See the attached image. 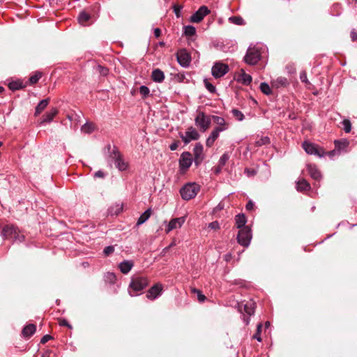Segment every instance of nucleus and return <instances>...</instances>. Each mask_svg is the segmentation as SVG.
Masks as SVG:
<instances>
[{"label": "nucleus", "instance_id": "37", "mask_svg": "<svg viewBox=\"0 0 357 357\" xmlns=\"http://www.w3.org/2000/svg\"><path fill=\"white\" fill-rule=\"evenodd\" d=\"M229 21L233 24L236 25H243L244 24V20L239 16H232L229 18Z\"/></svg>", "mask_w": 357, "mask_h": 357}, {"label": "nucleus", "instance_id": "11", "mask_svg": "<svg viewBox=\"0 0 357 357\" xmlns=\"http://www.w3.org/2000/svg\"><path fill=\"white\" fill-rule=\"evenodd\" d=\"M229 72V66L222 62H215L212 67L211 73L215 78L223 77Z\"/></svg>", "mask_w": 357, "mask_h": 357}, {"label": "nucleus", "instance_id": "56", "mask_svg": "<svg viewBox=\"0 0 357 357\" xmlns=\"http://www.w3.org/2000/svg\"><path fill=\"white\" fill-rule=\"evenodd\" d=\"M245 208L248 211H251L254 208V203L252 202V201H249L246 206H245Z\"/></svg>", "mask_w": 357, "mask_h": 357}, {"label": "nucleus", "instance_id": "9", "mask_svg": "<svg viewBox=\"0 0 357 357\" xmlns=\"http://www.w3.org/2000/svg\"><path fill=\"white\" fill-rule=\"evenodd\" d=\"M178 135L185 144H189L191 141L197 140L200 137L198 131L192 126L188 128L185 133L179 132Z\"/></svg>", "mask_w": 357, "mask_h": 357}, {"label": "nucleus", "instance_id": "7", "mask_svg": "<svg viewBox=\"0 0 357 357\" xmlns=\"http://www.w3.org/2000/svg\"><path fill=\"white\" fill-rule=\"evenodd\" d=\"M302 147L309 155H314L319 158L325 156L326 151L324 149L314 143L305 141L302 144Z\"/></svg>", "mask_w": 357, "mask_h": 357}, {"label": "nucleus", "instance_id": "50", "mask_svg": "<svg viewBox=\"0 0 357 357\" xmlns=\"http://www.w3.org/2000/svg\"><path fill=\"white\" fill-rule=\"evenodd\" d=\"M300 79L303 83H305V84H308L309 83V81H308L307 77V73H306L305 71H302L300 73Z\"/></svg>", "mask_w": 357, "mask_h": 357}, {"label": "nucleus", "instance_id": "45", "mask_svg": "<svg viewBox=\"0 0 357 357\" xmlns=\"http://www.w3.org/2000/svg\"><path fill=\"white\" fill-rule=\"evenodd\" d=\"M40 77H41V74L40 73H36L35 75L30 77L29 82L32 84H36L38 82V80L40 79Z\"/></svg>", "mask_w": 357, "mask_h": 357}, {"label": "nucleus", "instance_id": "26", "mask_svg": "<svg viewBox=\"0 0 357 357\" xmlns=\"http://www.w3.org/2000/svg\"><path fill=\"white\" fill-rule=\"evenodd\" d=\"M271 84L273 87L280 88L287 86L289 84V82L287 78L279 77L276 79L273 80Z\"/></svg>", "mask_w": 357, "mask_h": 357}, {"label": "nucleus", "instance_id": "49", "mask_svg": "<svg viewBox=\"0 0 357 357\" xmlns=\"http://www.w3.org/2000/svg\"><path fill=\"white\" fill-rule=\"evenodd\" d=\"M98 70L99 73L102 76H106L109 72V70L107 68L103 67L102 66H98Z\"/></svg>", "mask_w": 357, "mask_h": 357}, {"label": "nucleus", "instance_id": "31", "mask_svg": "<svg viewBox=\"0 0 357 357\" xmlns=\"http://www.w3.org/2000/svg\"><path fill=\"white\" fill-rule=\"evenodd\" d=\"M334 143H335V151H337L339 152L342 150L345 149L349 144V143L347 140H344V141L335 140Z\"/></svg>", "mask_w": 357, "mask_h": 357}, {"label": "nucleus", "instance_id": "57", "mask_svg": "<svg viewBox=\"0 0 357 357\" xmlns=\"http://www.w3.org/2000/svg\"><path fill=\"white\" fill-rule=\"evenodd\" d=\"M351 38L352 41L357 40V32L355 30H352L351 31Z\"/></svg>", "mask_w": 357, "mask_h": 357}, {"label": "nucleus", "instance_id": "28", "mask_svg": "<svg viewBox=\"0 0 357 357\" xmlns=\"http://www.w3.org/2000/svg\"><path fill=\"white\" fill-rule=\"evenodd\" d=\"M296 189L298 191H306L310 189V183L305 179H301L296 183Z\"/></svg>", "mask_w": 357, "mask_h": 357}, {"label": "nucleus", "instance_id": "55", "mask_svg": "<svg viewBox=\"0 0 357 357\" xmlns=\"http://www.w3.org/2000/svg\"><path fill=\"white\" fill-rule=\"evenodd\" d=\"M94 176L96 178H104L105 173L101 170H98L95 173Z\"/></svg>", "mask_w": 357, "mask_h": 357}, {"label": "nucleus", "instance_id": "8", "mask_svg": "<svg viewBox=\"0 0 357 357\" xmlns=\"http://www.w3.org/2000/svg\"><path fill=\"white\" fill-rule=\"evenodd\" d=\"M192 156L190 152L182 153L178 160L180 173L185 174L192 165Z\"/></svg>", "mask_w": 357, "mask_h": 357}, {"label": "nucleus", "instance_id": "5", "mask_svg": "<svg viewBox=\"0 0 357 357\" xmlns=\"http://www.w3.org/2000/svg\"><path fill=\"white\" fill-rule=\"evenodd\" d=\"M261 49L257 46H250L247 50L244 61L246 63L253 66L259 62L261 59Z\"/></svg>", "mask_w": 357, "mask_h": 357}, {"label": "nucleus", "instance_id": "2", "mask_svg": "<svg viewBox=\"0 0 357 357\" xmlns=\"http://www.w3.org/2000/svg\"><path fill=\"white\" fill-rule=\"evenodd\" d=\"M109 160L114 162L115 167L121 172L126 170L128 167V163L124 160L123 155L116 146L110 152Z\"/></svg>", "mask_w": 357, "mask_h": 357}, {"label": "nucleus", "instance_id": "42", "mask_svg": "<svg viewBox=\"0 0 357 357\" xmlns=\"http://www.w3.org/2000/svg\"><path fill=\"white\" fill-rule=\"evenodd\" d=\"M8 87L12 91H15L21 89L22 87V85L19 82H11L8 84Z\"/></svg>", "mask_w": 357, "mask_h": 357}, {"label": "nucleus", "instance_id": "64", "mask_svg": "<svg viewBox=\"0 0 357 357\" xmlns=\"http://www.w3.org/2000/svg\"><path fill=\"white\" fill-rule=\"evenodd\" d=\"M42 357H50V351H47L46 352L43 353Z\"/></svg>", "mask_w": 357, "mask_h": 357}, {"label": "nucleus", "instance_id": "48", "mask_svg": "<svg viewBox=\"0 0 357 357\" xmlns=\"http://www.w3.org/2000/svg\"><path fill=\"white\" fill-rule=\"evenodd\" d=\"M220 132H222L221 129L215 128L211 132L210 135L216 140L218 138Z\"/></svg>", "mask_w": 357, "mask_h": 357}, {"label": "nucleus", "instance_id": "62", "mask_svg": "<svg viewBox=\"0 0 357 357\" xmlns=\"http://www.w3.org/2000/svg\"><path fill=\"white\" fill-rule=\"evenodd\" d=\"M250 316L245 317V316L244 315L243 316V321L245 323L246 325H248L250 322V318H249Z\"/></svg>", "mask_w": 357, "mask_h": 357}, {"label": "nucleus", "instance_id": "54", "mask_svg": "<svg viewBox=\"0 0 357 357\" xmlns=\"http://www.w3.org/2000/svg\"><path fill=\"white\" fill-rule=\"evenodd\" d=\"M209 227L213 229H219L220 226H219L218 222L214 221V222L210 223L209 224Z\"/></svg>", "mask_w": 357, "mask_h": 357}, {"label": "nucleus", "instance_id": "52", "mask_svg": "<svg viewBox=\"0 0 357 357\" xmlns=\"http://www.w3.org/2000/svg\"><path fill=\"white\" fill-rule=\"evenodd\" d=\"M52 339V336L50 335H44L41 340H40V343L42 344H45L47 342H48L50 340Z\"/></svg>", "mask_w": 357, "mask_h": 357}, {"label": "nucleus", "instance_id": "58", "mask_svg": "<svg viewBox=\"0 0 357 357\" xmlns=\"http://www.w3.org/2000/svg\"><path fill=\"white\" fill-rule=\"evenodd\" d=\"M60 326L71 328V326L68 324V321L66 319H62L61 321H60Z\"/></svg>", "mask_w": 357, "mask_h": 357}, {"label": "nucleus", "instance_id": "51", "mask_svg": "<svg viewBox=\"0 0 357 357\" xmlns=\"http://www.w3.org/2000/svg\"><path fill=\"white\" fill-rule=\"evenodd\" d=\"M215 142V139H213L212 137H211V135H209L208 137V138L206 139V146L207 147H211L213 145Z\"/></svg>", "mask_w": 357, "mask_h": 357}, {"label": "nucleus", "instance_id": "27", "mask_svg": "<svg viewBox=\"0 0 357 357\" xmlns=\"http://www.w3.org/2000/svg\"><path fill=\"white\" fill-rule=\"evenodd\" d=\"M36 328L34 324H29L26 326L23 330H22V335L24 337H31L35 332H36Z\"/></svg>", "mask_w": 357, "mask_h": 357}, {"label": "nucleus", "instance_id": "36", "mask_svg": "<svg viewBox=\"0 0 357 357\" xmlns=\"http://www.w3.org/2000/svg\"><path fill=\"white\" fill-rule=\"evenodd\" d=\"M196 29L194 26L188 25L184 26V34L187 36H192L195 35Z\"/></svg>", "mask_w": 357, "mask_h": 357}, {"label": "nucleus", "instance_id": "17", "mask_svg": "<svg viewBox=\"0 0 357 357\" xmlns=\"http://www.w3.org/2000/svg\"><path fill=\"white\" fill-rule=\"evenodd\" d=\"M243 304H238L240 311H242ZM255 310V303L252 301H249L243 304V311L248 316L254 314Z\"/></svg>", "mask_w": 357, "mask_h": 357}, {"label": "nucleus", "instance_id": "44", "mask_svg": "<svg viewBox=\"0 0 357 357\" xmlns=\"http://www.w3.org/2000/svg\"><path fill=\"white\" fill-rule=\"evenodd\" d=\"M192 291L197 294V298L199 302H204L206 300V296L202 293L201 291L197 289H192Z\"/></svg>", "mask_w": 357, "mask_h": 357}, {"label": "nucleus", "instance_id": "53", "mask_svg": "<svg viewBox=\"0 0 357 357\" xmlns=\"http://www.w3.org/2000/svg\"><path fill=\"white\" fill-rule=\"evenodd\" d=\"M179 144V142H174L169 146V149L171 151H175L178 149Z\"/></svg>", "mask_w": 357, "mask_h": 357}, {"label": "nucleus", "instance_id": "12", "mask_svg": "<svg viewBox=\"0 0 357 357\" xmlns=\"http://www.w3.org/2000/svg\"><path fill=\"white\" fill-rule=\"evenodd\" d=\"M178 63L183 68H187L191 62V55L185 49H181L176 53Z\"/></svg>", "mask_w": 357, "mask_h": 357}, {"label": "nucleus", "instance_id": "63", "mask_svg": "<svg viewBox=\"0 0 357 357\" xmlns=\"http://www.w3.org/2000/svg\"><path fill=\"white\" fill-rule=\"evenodd\" d=\"M335 151H335V150L331 151H329V152H326L325 155H328L330 157H332L333 155H334V154H335Z\"/></svg>", "mask_w": 357, "mask_h": 357}, {"label": "nucleus", "instance_id": "15", "mask_svg": "<svg viewBox=\"0 0 357 357\" xmlns=\"http://www.w3.org/2000/svg\"><path fill=\"white\" fill-rule=\"evenodd\" d=\"M162 284L161 283H156L152 286L147 291L146 297L148 299L153 301L162 294Z\"/></svg>", "mask_w": 357, "mask_h": 357}, {"label": "nucleus", "instance_id": "59", "mask_svg": "<svg viewBox=\"0 0 357 357\" xmlns=\"http://www.w3.org/2000/svg\"><path fill=\"white\" fill-rule=\"evenodd\" d=\"M245 173H246L248 176H253L255 174V171L246 168L245 169Z\"/></svg>", "mask_w": 357, "mask_h": 357}, {"label": "nucleus", "instance_id": "21", "mask_svg": "<svg viewBox=\"0 0 357 357\" xmlns=\"http://www.w3.org/2000/svg\"><path fill=\"white\" fill-rule=\"evenodd\" d=\"M58 110L56 108L53 107L49 112H46L42 119L40 122L41 124L45 123H50L54 118V116L57 114Z\"/></svg>", "mask_w": 357, "mask_h": 357}, {"label": "nucleus", "instance_id": "10", "mask_svg": "<svg viewBox=\"0 0 357 357\" xmlns=\"http://www.w3.org/2000/svg\"><path fill=\"white\" fill-rule=\"evenodd\" d=\"M252 238L251 230L249 227H244L239 229L237 235L238 243L244 247H248Z\"/></svg>", "mask_w": 357, "mask_h": 357}, {"label": "nucleus", "instance_id": "18", "mask_svg": "<svg viewBox=\"0 0 357 357\" xmlns=\"http://www.w3.org/2000/svg\"><path fill=\"white\" fill-rule=\"evenodd\" d=\"M307 170L312 178L317 181H320V179L321 178V174L315 165L311 164L307 165Z\"/></svg>", "mask_w": 357, "mask_h": 357}, {"label": "nucleus", "instance_id": "24", "mask_svg": "<svg viewBox=\"0 0 357 357\" xmlns=\"http://www.w3.org/2000/svg\"><path fill=\"white\" fill-rule=\"evenodd\" d=\"M50 102L49 98H45L39 102L36 107L35 116H38L47 107Z\"/></svg>", "mask_w": 357, "mask_h": 357}, {"label": "nucleus", "instance_id": "4", "mask_svg": "<svg viewBox=\"0 0 357 357\" xmlns=\"http://www.w3.org/2000/svg\"><path fill=\"white\" fill-rule=\"evenodd\" d=\"M199 191V185L195 183L185 184L180 190L181 197L184 200H190L196 197Z\"/></svg>", "mask_w": 357, "mask_h": 357}, {"label": "nucleus", "instance_id": "61", "mask_svg": "<svg viewBox=\"0 0 357 357\" xmlns=\"http://www.w3.org/2000/svg\"><path fill=\"white\" fill-rule=\"evenodd\" d=\"M181 7L174 6V13L177 17H179V13L181 11Z\"/></svg>", "mask_w": 357, "mask_h": 357}, {"label": "nucleus", "instance_id": "22", "mask_svg": "<svg viewBox=\"0 0 357 357\" xmlns=\"http://www.w3.org/2000/svg\"><path fill=\"white\" fill-rule=\"evenodd\" d=\"M238 80L243 84L248 86L252 82V78L250 75L247 74L243 69H241Z\"/></svg>", "mask_w": 357, "mask_h": 357}, {"label": "nucleus", "instance_id": "38", "mask_svg": "<svg viewBox=\"0 0 357 357\" xmlns=\"http://www.w3.org/2000/svg\"><path fill=\"white\" fill-rule=\"evenodd\" d=\"M231 114L233 116L237 119L238 121H243L244 119V114L238 109H233L231 110Z\"/></svg>", "mask_w": 357, "mask_h": 357}, {"label": "nucleus", "instance_id": "1", "mask_svg": "<svg viewBox=\"0 0 357 357\" xmlns=\"http://www.w3.org/2000/svg\"><path fill=\"white\" fill-rule=\"evenodd\" d=\"M149 280L146 276H132L128 287V293L131 296H137L149 285Z\"/></svg>", "mask_w": 357, "mask_h": 357}, {"label": "nucleus", "instance_id": "34", "mask_svg": "<svg viewBox=\"0 0 357 357\" xmlns=\"http://www.w3.org/2000/svg\"><path fill=\"white\" fill-rule=\"evenodd\" d=\"M259 88L261 91L266 95H270L272 93L270 86L266 82L261 83Z\"/></svg>", "mask_w": 357, "mask_h": 357}, {"label": "nucleus", "instance_id": "3", "mask_svg": "<svg viewBox=\"0 0 357 357\" xmlns=\"http://www.w3.org/2000/svg\"><path fill=\"white\" fill-rule=\"evenodd\" d=\"M1 236L6 239L12 238L14 242H22L24 240V236L14 225H6L2 229Z\"/></svg>", "mask_w": 357, "mask_h": 357}, {"label": "nucleus", "instance_id": "20", "mask_svg": "<svg viewBox=\"0 0 357 357\" xmlns=\"http://www.w3.org/2000/svg\"><path fill=\"white\" fill-rule=\"evenodd\" d=\"M211 120L214 121L218 126L215 128L221 129V131H225L228 128V124L226 123L224 118L218 116H212Z\"/></svg>", "mask_w": 357, "mask_h": 357}, {"label": "nucleus", "instance_id": "47", "mask_svg": "<svg viewBox=\"0 0 357 357\" xmlns=\"http://www.w3.org/2000/svg\"><path fill=\"white\" fill-rule=\"evenodd\" d=\"M114 251V247L113 245H109L104 248L103 253L105 256H109Z\"/></svg>", "mask_w": 357, "mask_h": 357}, {"label": "nucleus", "instance_id": "39", "mask_svg": "<svg viewBox=\"0 0 357 357\" xmlns=\"http://www.w3.org/2000/svg\"><path fill=\"white\" fill-rule=\"evenodd\" d=\"M343 130L346 133H349L351 130V123L349 119H344L342 122Z\"/></svg>", "mask_w": 357, "mask_h": 357}, {"label": "nucleus", "instance_id": "33", "mask_svg": "<svg viewBox=\"0 0 357 357\" xmlns=\"http://www.w3.org/2000/svg\"><path fill=\"white\" fill-rule=\"evenodd\" d=\"M105 282L110 283V284H114L116 280V276L115 273L112 272H107L105 275Z\"/></svg>", "mask_w": 357, "mask_h": 357}, {"label": "nucleus", "instance_id": "29", "mask_svg": "<svg viewBox=\"0 0 357 357\" xmlns=\"http://www.w3.org/2000/svg\"><path fill=\"white\" fill-rule=\"evenodd\" d=\"M151 209L148 208L138 218L137 222V226H139L144 223L151 216Z\"/></svg>", "mask_w": 357, "mask_h": 357}, {"label": "nucleus", "instance_id": "30", "mask_svg": "<svg viewBox=\"0 0 357 357\" xmlns=\"http://www.w3.org/2000/svg\"><path fill=\"white\" fill-rule=\"evenodd\" d=\"M90 18L91 15L89 13H86L85 11H82L78 16V21L80 24L86 25Z\"/></svg>", "mask_w": 357, "mask_h": 357}, {"label": "nucleus", "instance_id": "25", "mask_svg": "<svg viewBox=\"0 0 357 357\" xmlns=\"http://www.w3.org/2000/svg\"><path fill=\"white\" fill-rule=\"evenodd\" d=\"M235 222L236 227L239 229L241 228L246 227L245 224L247 222L246 217L244 214L240 213L236 215L235 217Z\"/></svg>", "mask_w": 357, "mask_h": 357}, {"label": "nucleus", "instance_id": "14", "mask_svg": "<svg viewBox=\"0 0 357 357\" xmlns=\"http://www.w3.org/2000/svg\"><path fill=\"white\" fill-rule=\"evenodd\" d=\"M210 13V10L206 6H202L191 17L190 21L193 23L200 22L204 17Z\"/></svg>", "mask_w": 357, "mask_h": 357}, {"label": "nucleus", "instance_id": "46", "mask_svg": "<svg viewBox=\"0 0 357 357\" xmlns=\"http://www.w3.org/2000/svg\"><path fill=\"white\" fill-rule=\"evenodd\" d=\"M261 324L257 325V333L254 335L253 338L256 339L258 342H261V337L260 335L261 330Z\"/></svg>", "mask_w": 357, "mask_h": 357}, {"label": "nucleus", "instance_id": "6", "mask_svg": "<svg viewBox=\"0 0 357 357\" xmlns=\"http://www.w3.org/2000/svg\"><path fill=\"white\" fill-rule=\"evenodd\" d=\"M211 118L212 116H208L203 112H199L195 119V125L202 132H205L210 127Z\"/></svg>", "mask_w": 357, "mask_h": 357}, {"label": "nucleus", "instance_id": "19", "mask_svg": "<svg viewBox=\"0 0 357 357\" xmlns=\"http://www.w3.org/2000/svg\"><path fill=\"white\" fill-rule=\"evenodd\" d=\"M134 266V262L132 260H124L119 264V268L123 274H128Z\"/></svg>", "mask_w": 357, "mask_h": 357}, {"label": "nucleus", "instance_id": "43", "mask_svg": "<svg viewBox=\"0 0 357 357\" xmlns=\"http://www.w3.org/2000/svg\"><path fill=\"white\" fill-rule=\"evenodd\" d=\"M204 84L206 89L211 93H214L216 91L215 87L211 83H210L207 79H204Z\"/></svg>", "mask_w": 357, "mask_h": 357}, {"label": "nucleus", "instance_id": "40", "mask_svg": "<svg viewBox=\"0 0 357 357\" xmlns=\"http://www.w3.org/2000/svg\"><path fill=\"white\" fill-rule=\"evenodd\" d=\"M270 143V139L267 136L261 137L257 141H256V145L257 146H261Z\"/></svg>", "mask_w": 357, "mask_h": 357}, {"label": "nucleus", "instance_id": "13", "mask_svg": "<svg viewBox=\"0 0 357 357\" xmlns=\"http://www.w3.org/2000/svg\"><path fill=\"white\" fill-rule=\"evenodd\" d=\"M193 161L195 166L198 167L204 159V147L201 143H197L193 149Z\"/></svg>", "mask_w": 357, "mask_h": 357}, {"label": "nucleus", "instance_id": "32", "mask_svg": "<svg viewBox=\"0 0 357 357\" xmlns=\"http://www.w3.org/2000/svg\"><path fill=\"white\" fill-rule=\"evenodd\" d=\"M95 129V126L93 123H86L81 127V131L84 133H91Z\"/></svg>", "mask_w": 357, "mask_h": 357}, {"label": "nucleus", "instance_id": "16", "mask_svg": "<svg viewBox=\"0 0 357 357\" xmlns=\"http://www.w3.org/2000/svg\"><path fill=\"white\" fill-rule=\"evenodd\" d=\"M185 221V216L172 219L169 221V222L165 229L166 233L168 234L173 229H175L177 228H181L182 227V225L184 224Z\"/></svg>", "mask_w": 357, "mask_h": 357}, {"label": "nucleus", "instance_id": "60", "mask_svg": "<svg viewBox=\"0 0 357 357\" xmlns=\"http://www.w3.org/2000/svg\"><path fill=\"white\" fill-rule=\"evenodd\" d=\"M161 34V30L159 28H155L154 29V35L156 38H158Z\"/></svg>", "mask_w": 357, "mask_h": 357}, {"label": "nucleus", "instance_id": "41", "mask_svg": "<svg viewBox=\"0 0 357 357\" xmlns=\"http://www.w3.org/2000/svg\"><path fill=\"white\" fill-rule=\"evenodd\" d=\"M229 155L228 153H225L224 154H222V155L220 157L219 160V167H222L223 166H225L227 162L229 160Z\"/></svg>", "mask_w": 357, "mask_h": 357}, {"label": "nucleus", "instance_id": "35", "mask_svg": "<svg viewBox=\"0 0 357 357\" xmlns=\"http://www.w3.org/2000/svg\"><path fill=\"white\" fill-rule=\"evenodd\" d=\"M139 93L141 94L142 98L143 99L146 98L150 94L149 89L146 86H144V85H142L139 87Z\"/></svg>", "mask_w": 357, "mask_h": 357}, {"label": "nucleus", "instance_id": "23", "mask_svg": "<svg viewBox=\"0 0 357 357\" xmlns=\"http://www.w3.org/2000/svg\"><path fill=\"white\" fill-rule=\"evenodd\" d=\"M151 79L155 82L160 83L165 79L164 73L159 68L154 69L151 73Z\"/></svg>", "mask_w": 357, "mask_h": 357}]
</instances>
